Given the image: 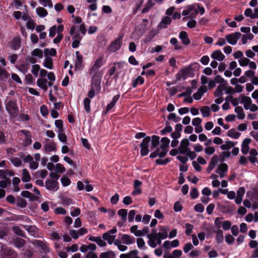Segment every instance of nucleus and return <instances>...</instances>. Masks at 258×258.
Segmentation results:
<instances>
[{
    "label": "nucleus",
    "instance_id": "1",
    "mask_svg": "<svg viewBox=\"0 0 258 258\" xmlns=\"http://www.w3.org/2000/svg\"><path fill=\"white\" fill-rule=\"evenodd\" d=\"M6 109L11 117L16 118L19 113V107L15 100H9L6 104Z\"/></svg>",
    "mask_w": 258,
    "mask_h": 258
},
{
    "label": "nucleus",
    "instance_id": "2",
    "mask_svg": "<svg viewBox=\"0 0 258 258\" xmlns=\"http://www.w3.org/2000/svg\"><path fill=\"white\" fill-rule=\"evenodd\" d=\"M198 63L191 64L186 68L181 69L180 71L183 76V80H185L187 77L193 78L195 76L194 70L195 68L199 67Z\"/></svg>",
    "mask_w": 258,
    "mask_h": 258
},
{
    "label": "nucleus",
    "instance_id": "3",
    "mask_svg": "<svg viewBox=\"0 0 258 258\" xmlns=\"http://www.w3.org/2000/svg\"><path fill=\"white\" fill-rule=\"evenodd\" d=\"M102 76L99 72H96L91 78V87L95 89L97 92L101 90V82Z\"/></svg>",
    "mask_w": 258,
    "mask_h": 258
},
{
    "label": "nucleus",
    "instance_id": "4",
    "mask_svg": "<svg viewBox=\"0 0 258 258\" xmlns=\"http://www.w3.org/2000/svg\"><path fill=\"white\" fill-rule=\"evenodd\" d=\"M151 141V138L149 136H147L143 139L142 142L140 145L141 148L140 153L141 156H145L149 154V144Z\"/></svg>",
    "mask_w": 258,
    "mask_h": 258
},
{
    "label": "nucleus",
    "instance_id": "5",
    "mask_svg": "<svg viewBox=\"0 0 258 258\" xmlns=\"http://www.w3.org/2000/svg\"><path fill=\"white\" fill-rule=\"evenodd\" d=\"M123 36H119L118 37L113 41L109 45L108 50L110 52H115L119 49L122 45Z\"/></svg>",
    "mask_w": 258,
    "mask_h": 258
},
{
    "label": "nucleus",
    "instance_id": "6",
    "mask_svg": "<svg viewBox=\"0 0 258 258\" xmlns=\"http://www.w3.org/2000/svg\"><path fill=\"white\" fill-rule=\"evenodd\" d=\"M59 183L57 181L50 179L45 181V187L51 191H56L59 188Z\"/></svg>",
    "mask_w": 258,
    "mask_h": 258
},
{
    "label": "nucleus",
    "instance_id": "7",
    "mask_svg": "<svg viewBox=\"0 0 258 258\" xmlns=\"http://www.w3.org/2000/svg\"><path fill=\"white\" fill-rule=\"evenodd\" d=\"M241 34L239 32H235L226 36V39L228 42L231 45H235L237 40L241 37Z\"/></svg>",
    "mask_w": 258,
    "mask_h": 258
},
{
    "label": "nucleus",
    "instance_id": "8",
    "mask_svg": "<svg viewBox=\"0 0 258 258\" xmlns=\"http://www.w3.org/2000/svg\"><path fill=\"white\" fill-rule=\"evenodd\" d=\"M76 59L75 61V71H76L77 70H82L83 67L84 65L83 64V55L80 54L79 51H77L76 52Z\"/></svg>",
    "mask_w": 258,
    "mask_h": 258
},
{
    "label": "nucleus",
    "instance_id": "9",
    "mask_svg": "<svg viewBox=\"0 0 258 258\" xmlns=\"http://www.w3.org/2000/svg\"><path fill=\"white\" fill-rule=\"evenodd\" d=\"M105 62L103 61V57L101 56L98 57L95 60V63L93 65L90 70V73L95 72L101 68Z\"/></svg>",
    "mask_w": 258,
    "mask_h": 258
},
{
    "label": "nucleus",
    "instance_id": "10",
    "mask_svg": "<svg viewBox=\"0 0 258 258\" xmlns=\"http://www.w3.org/2000/svg\"><path fill=\"white\" fill-rule=\"evenodd\" d=\"M1 250L3 254L7 258H17V254L14 250L3 246L2 247Z\"/></svg>",
    "mask_w": 258,
    "mask_h": 258
},
{
    "label": "nucleus",
    "instance_id": "11",
    "mask_svg": "<svg viewBox=\"0 0 258 258\" xmlns=\"http://www.w3.org/2000/svg\"><path fill=\"white\" fill-rule=\"evenodd\" d=\"M251 140L249 138L245 139L241 144V151L243 154L246 155L249 149V144L250 143Z\"/></svg>",
    "mask_w": 258,
    "mask_h": 258
},
{
    "label": "nucleus",
    "instance_id": "12",
    "mask_svg": "<svg viewBox=\"0 0 258 258\" xmlns=\"http://www.w3.org/2000/svg\"><path fill=\"white\" fill-rule=\"evenodd\" d=\"M21 46V38L18 37H15L10 45V47L14 50H18Z\"/></svg>",
    "mask_w": 258,
    "mask_h": 258
},
{
    "label": "nucleus",
    "instance_id": "13",
    "mask_svg": "<svg viewBox=\"0 0 258 258\" xmlns=\"http://www.w3.org/2000/svg\"><path fill=\"white\" fill-rule=\"evenodd\" d=\"M179 38L184 45H187L190 43V40L188 37L187 32L184 31H182L179 33Z\"/></svg>",
    "mask_w": 258,
    "mask_h": 258
},
{
    "label": "nucleus",
    "instance_id": "14",
    "mask_svg": "<svg viewBox=\"0 0 258 258\" xmlns=\"http://www.w3.org/2000/svg\"><path fill=\"white\" fill-rule=\"evenodd\" d=\"M211 57L215 60L219 61L223 60L225 58V55L222 53L220 50L214 51L211 55Z\"/></svg>",
    "mask_w": 258,
    "mask_h": 258
},
{
    "label": "nucleus",
    "instance_id": "15",
    "mask_svg": "<svg viewBox=\"0 0 258 258\" xmlns=\"http://www.w3.org/2000/svg\"><path fill=\"white\" fill-rule=\"evenodd\" d=\"M189 142L187 139L185 138L182 140L180 142V146L178 148L179 153L181 154H183L184 152L183 150L187 148L189 146Z\"/></svg>",
    "mask_w": 258,
    "mask_h": 258
},
{
    "label": "nucleus",
    "instance_id": "16",
    "mask_svg": "<svg viewBox=\"0 0 258 258\" xmlns=\"http://www.w3.org/2000/svg\"><path fill=\"white\" fill-rule=\"evenodd\" d=\"M241 103H244V108L246 110H248L249 108V106L251 104L252 100L249 97L245 96L243 95H241Z\"/></svg>",
    "mask_w": 258,
    "mask_h": 258
},
{
    "label": "nucleus",
    "instance_id": "17",
    "mask_svg": "<svg viewBox=\"0 0 258 258\" xmlns=\"http://www.w3.org/2000/svg\"><path fill=\"white\" fill-rule=\"evenodd\" d=\"M218 162V156L215 155L212 158L211 161L207 168V171L208 173H210L216 166Z\"/></svg>",
    "mask_w": 258,
    "mask_h": 258
},
{
    "label": "nucleus",
    "instance_id": "18",
    "mask_svg": "<svg viewBox=\"0 0 258 258\" xmlns=\"http://www.w3.org/2000/svg\"><path fill=\"white\" fill-rule=\"evenodd\" d=\"M171 21L172 20L170 17L165 16L160 22L158 27L160 29L166 28L167 27V25H169L171 23Z\"/></svg>",
    "mask_w": 258,
    "mask_h": 258
},
{
    "label": "nucleus",
    "instance_id": "19",
    "mask_svg": "<svg viewBox=\"0 0 258 258\" xmlns=\"http://www.w3.org/2000/svg\"><path fill=\"white\" fill-rule=\"evenodd\" d=\"M13 243L16 247L21 248L25 245L26 241L23 239L17 237L13 239Z\"/></svg>",
    "mask_w": 258,
    "mask_h": 258
},
{
    "label": "nucleus",
    "instance_id": "20",
    "mask_svg": "<svg viewBox=\"0 0 258 258\" xmlns=\"http://www.w3.org/2000/svg\"><path fill=\"white\" fill-rule=\"evenodd\" d=\"M121 239L123 243L125 244H131L135 242V238L127 234H122Z\"/></svg>",
    "mask_w": 258,
    "mask_h": 258
},
{
    "label": "nucleus",
    "instance_id": "21",
    "mask_svg": "<svg viewBox=\"0 0 258 258\" xmlns=\"http://www.w3.org/2000/svg\"><path fill=\"white\" fill-rule=\"evenodd\" d=\"M159 229L161 232L158 233V236H160L162 239L166 238L168 236V227L166 226H160Z\"/></svg>",
    "mask_w": 258,
    "mask_h": 258
},
{
    "label": "nucleus",
    "instance_id": "22",
    "mask_svg": "<svg viewBox=\"0 0 258 258\" xmlns=\"http://www.w3.org/2000/svg\"><path fill=\"white\" fill-rule=\"evenodd\" d=\"M16 204L17 207L23 209L27 207L28 203L26 200L20 197H18L16 199Z\"/></svg>",
    "mask_w": 258,
    "mask_h": 258
},
{
    "label": "nucleus",
    "instance_id": "23",
    "mask_svg": "<svg viewBox=\"0 0 258 258\" xmlns=\"http://www.w3.org/2000/svg\"><path fill=\"white\" fill-rule=\"evenodd\" d=\"M225 89V84H220L219 85L215 91L214 92V95L215 97H222L223 94V91Z\"/></svg>",
    "mask_w": 258,
    "mask_h": 258
},
{
    "label": "nucleus",
    "instance_id": "24",
    "mask_svg": "<svg viewBox=\"0 0 258 258\" xmlns=\"http://www.w3.org/2000/svg\"><path fill=\"white\" fill-rule=\"evenodd\" d=\"M160 137L158 136L153 135L152 136L151 150L155 149L159 144Z\"/></svg>",
    "mask_w": 258,
    "mask_h": 258
},
{
    "label": "nucleus",
    "instance_id": "25",
    "mask_svg": "<svg viewBox=\"0 0 258 258\" xmlns=\"http://www.w3.org/2000/svg\"><path fill=\"white\" fill-rule=\"evenodd\" d=\"M235 112L237 114V117L239 119H243L245 118V113L241 106H236L234 109Z\"/></svg>",
    "mask_w": 258,
    "mask_h": 258
},
{
    "label": "nucleus",
    "instance_id": "26",
    "mask_svg": "<svg viewBox=\"0 0 258 258\" xmlns=\"http://www.w3.org/2000/svg\"><path fill=\"white\" fill-rule=\"evenodd\" d=\"M227 135L232 138L237 139L240 136V133L237 132L235 129L231 128L227 132Z\"/></svg>",
    "mask_w": 258,
    "mask_h": 258
},
{
    "label": "nucleus",
    "instance_id": "27",
    "mask_svg": "<svg viewBox=\"0 0 258 258\" xmlns=\"http://www.w3.org/2000/svg\"><path fill=\"white\" fill-rule=\"evenodd\" d=\"M22 180L24 182H28L31 179V177L26 169H24L22 172Z\"/></svg>",
    "mask_w": 258,
    "mask_h": 258
},
{
    "label": "nucleus",
    "instance_id": "28",
    "mask_svg": "<svg viewBox=\"0 0 258 258\" xmlns=\"http://www.w3.org/2000/svg\"><path fill=\"white\" fill-rule=\"evenodd\" d=\"M161 144L160 148L161 150L166 149L169 147V144L170 143V140L167 137H163L161 140Z\"/></svg>",
    "mask_w": 258,
    "mask_h": 258
},
{
    "label": "nucleus",
    "instance_id": "29",
    "mask_svg": "<svg viewBox=\"0 0 258 258\" xmlns=\"http://www.w3.org/2000/svg\"><path fill=\"white\" fill-rule=\"evenodd\" d=\"M102 238L105 240H107L109 244H112L114 242L115 236L109 235V233H104L102 235Z\"/></svg>",
    "mask_w": 258,
    "mask_h": 258
},
{
    "label": "nucleus",
    "instance_id": "30",
    "mask_svg": "<svg viewBox=\"0 0 258 258\" xmlns=\"http://www.w3.org/2000/svg\"><path fill=\"white\" fill-rule=\"evenodd\" d=\"M216 233V240L217 243H221L223 241V232L221 229H217V231H214Z\"/></svg>",
    "mask_w": 258,
    "mask_h": 258
},
{
    "label": "nucleus",
    "instance_id": "31",
    "mask_svg": "<svg viewBox=\"0 0 258 258\" xmlns=\"http://www.w3.org/2000/svg\"><path fill=\"white\" fill-rule=\"evenodd\" d=\"M44 54L45 57H48V55L51 56H55L57 54L56 50L55 48H52L50 49L48 48H45L44 50Z\"/></svg>",
    "mask_w": 258,
    "mask_h": 258
},
{
    "label": "nucleus",
    "instance_id": "32",
    "mask_svg": "<svg viewBox=\"0 0 258 258\" xmlns=\"http://www.w3.org/2000/svg\"><path fill=\"white\" fill-rule=\"evenodd\" d=\"M169 122L166 121L165 122V127L160 131V134L162 135H165L167 133H171L172 131V127L169 125Z\"/></svg>",
    "mask_w": 258,
    "mask_h": 258
},
{
    "label": "nucleus",
    "instance_id": "33",
    "mask_svg": "<svg viewBox=\"0 0 258 258\" xmlns=\"http://www.w3.org/2000/svg\"><path fill=\"white\" fill-rule=\"evenodd\" d=\"M43 64L44 67L48 69H52L53 68V62L52 58L50 57H46Z\"/></svg>",
    "mask_w": 258,
    "mask_h": 258
},
{
    "label": "nucleus",
    "instance_id": "34",
    "mask_svg": "<svg viewBox=\"0 0 258 258\" xmlns=\"http://www.w3.org/2000/svg\"><path fill=\"white\" fill-rule=\"evenodd\" d=\"M21 133L25 135V142L27 145H30L32 143L31 136L29 135L30 132L27 130H21Z\"/></svg>",
    "mask_w": 258,
    "mask_h": 258
},
{
    "label": "nucleus",
    "instance_id": "35",
    "mask_svg": "<svg viewBox=\"0 0 258 258\" xmlns=\"http://www.w3.org/2000/svg\"><path fill=\"white\" fill-rule=\"evenodd\" d=\"M119 97V94H117L113 97L111 102L110 103L108 104L107 105V110H111L115 106L116 103L118 100Z\"/></svg>",
    "mask_w": 258,
    "mask_h": 258
},
{
    "label": "nucleus",
    "instance_id": "36",
    "mask_svg": "<svg viewBox=\"0 0 258 258\" xmlns=\"http://www.w3.org/2000/svg\"><path fill=\"white\" fill-rule=\"evenodd\" d=\"M36 13L38 15L41 17L44 18L48 15V12L46 9L42 7H38L36 9Z\"/></svg>",
    "mask_w": 258,
    "mask_h": 258
},
{
    "label": "nucleus",
    "instance_id": "37",
    "mask_svg": "<svg viewBox=\"0 0 258 258\" xmlns=\"http://www.w3.org/2000/svg\"><path fill=\"white\" fill-rule=\"evenodd\" d=\"M200 110L204 117H208L211 115L210 108L208 106L201 107Z\"/></svg>",
    "mask_w": 258,
    "mask_h": 258
},
{
    "label": "nucleus",
    "instance_id": "38",
    "mask_svg": "<svg viewBox=\"0 0 258 258\" xmlns=\"http://www.w3.org/2000/svg\"><path fill=\"white\" fill-rule=\"evenodd\" d=\"M144 82H145V80H144V79L143 77H142L141 76H138L133 81V84H132V86H133V88H135L137 87V86L139 84H140V85L143 84Z\"/></svg>",
    "mask_w": 258,
    "mask_h": 258
},
{
    "label": "nucleus",
    "instance_id": "39",
    "mask_svg": "<svg viewBox=\"0 0 258 258\" xmlns=\"http://www.w3.org/2000/svg\"><path fill=\"white\" fill-rule=\"evenodd\" d=\"M228 165L224 163H221L218 167V168L216 170V172L217 173H219V172L224 173L228 171Z\"/></svg>",
    "mask_w": 258,
    "mask_h": 258
},
{
    "label": "nucleus",
    "instance_id": "40",
    "mask_svg": "<svg viewBox=\"0 0 258 258\" xmlns=\"http://www.w3.org/2000/svg\"><path fill=\"white\" fill-rule=\"evenodd\" d=\"M235 143L232 141H227L225 144H223L220 146V148L223 150H229L232 147H234Z\"/></svg>",
    "mask_w": 258,
    "mask_h": 258
},
{
    "label": "nucleus",
    "instance_id": "41",
    "mask_svg": "<svg viewBox=\"0 0 258 258\" xmlns=\"http://www.w3.org/2000/svg\"><path fill=\"white\" fill-rule=\"evenodd\" d=\"M13 231L15 233L23 237H25V233L22 230L19 226H15L13 227Z\"/></svg>",
    "mask_w": 258,
    "mask_h": 258
},
{
    "label": "nucleus",
    "instance_id": "42",
    "mask_svg": "<svg viewBox=\"0 0 258 258\" xmlns=\"http://www.w3.org/2000/svg\"><path fill=\"white\" fill-rule=\"evenodd\" d=\"M31 55L33 56H37L39 58L43 57V51L39 48H35L31 52Z\"/></svg>",
    "mask_w": 258,
    "mask_h": 258
},
{
    "label": "nucleus",
    "instance_id": "43",
    "mask_svg": "<svg viewBox=\"0 0 258 258\" xmlns=\"http://www.w3.org/2000/svg\"><path fill=\"white\" fill-rule=\"evenodd\" d=\"M90 103L91 100L89 98L86 97L84 99V108L87 112H89L91 110Z\"/></svg>",
    "mask_w": 258,
    "mask_h": 258
},
{
    "label": "nucleus",
    "instance_id": "44",
    "mask_svg": "<svg viewBox=\"0 0 258 258\" xmlns=\"http://www.w3.org/2000/svg\"><path fill=\"white\" fill-rule=\"evenodd\" d=\"M115 254L113 251H108L104 252H102L99 255V258H110L112 256H114Z\"/></svg>",
    "mask_w": 258,
    "mask_h": 258
},
{
    "label": "nucleus",
    "instance_id": "45",
    "mask_svg": "<svg viewBox=\"0 0 258 258\" xmlns=\"http://www.w3.org/2000/svg\"><path fill=\"white\" fill-rule=\"evenodd\" d=\"M118 215L121 217V219L123 221L126 220L127 211L124 209H121L118 211Z\"/></svg>",
    "mask_w": 258,
    "mask_h": 258
},
{
    "label": "nucleus",
    "instance_id": "46",
    "mask_svg": "<svg viewBox=\"0 0 258 258\" xmlns=\"http://www.w3.org/2000/svg\"><path fill=\"white\" fill-rule=\"evenodd\" d=\"M60 181L63 186H67L69 185L71 183L70 178H69L66 175H63L61 177V178L60 179Z\"/></svg>",
    "mask_w": 258,
    "mask_h": 258
},
{
    "label": "nucleus",
    "instance_id": "47",
    "mask_svg": "<svg viewBox=\"0 0 258 258\" xmlns=\"http://www.w3.org/2000/svg\"><path fill=\"white\" fill-rule=\"evenodd\" d=\"M185 226L186 227L185 233L186 234V235L189 236L191 234V233L192 232L194 226L190 223H186Z\"/></svg>",
    "mask_w": 258,
    "mask_h": 258
},
{
    "label": "nucleus",
    "instance_id": "48",
    "mask_svg": "<svg viewBox=\"0 0 258 258\" xmlns=\"http://www.w3.org/2000/svg\"><path fill=\"white\" fill-rule=\"evenodd\" d=\"M55 125L58 128L59 132H63V121L60 119L56 120L55 121Z\"/></svg>",
    "mask_w": 258,
    "mask_h": 258
},
{
    "label": "nucleus",
    "instance_id": "49",
    "mask_svg": "<svg viewBox=\"0 0 258 258\" xmlns=\"http://www.w3.org/2000/svg\"><path fill=\"white\" fill-rule=\"evenodd\" d=\"M23 258H31L33 255V252L29 249L24 250Z\"/></svg>",
    "mask_w": 258,
    "mask_h": 258
},
{
    "label": "nucleus",
    "instance_id": "50",
    "mask_svg": "<svg viewBox=\"0 0 258 258\" xmlns=\"http://www.w3.org/2000/svg\"><path fill=\"white\" fill-rule=\"evenodd\" d=\"M45 149L46 152L55 151L56 150L55 144L53 143L47 144L45 146Z\"/></svg>",
    "mask_w": 258,
    "mask_h": 258
},
{
    "label": "nucleus",
    "instance_id": "51",
    "mask_svg": "<svg viewBox=\"0 0 258 258\" xmlns=\"http://www.w3.org/2000/svg\"><path fill=\"white\" fill-rule=\"evenodd\" d=\"M197 6L198 9H195V14H197L199 13L201 15H204L205 12V8L203 6H202L200 4H197Z\"/></svg>",
    "mask_w": 258,
    "mask_h": 258
},
{
    "label": "nucleus",
    "instance_id": "52",
    "mask_svg": "<svg viewBox=\"0 0 258 258\" xmlns=\"http://www.w3.org/2000/svg\"><path fill=\"white\" fill-rule=\"evenodd\" d=\"M199 195V192L198 189L196 187L192 188L190 192L191 198L192 199H195L198 197Z\"/></svg>",
    "mask_w": 258,
    "mask_h": 258
},
{
    "label": "nucleus",
    "instance_id": "53",
    "mask_svg": "<svg viewBox=\"0 0 258 258\" xmlns=\"http://www.w3.org/2000/svg\"><path fill=\"white\" fill-rule=\"evenodd\" d=\"M40 70V67L39 64H34L32 66L31 72L35 77H37L38 72Z\"/></svg>",
    "mask_w": 258,
    "mask_h": 258
},
{
    "label": "nucleus",
    "instance_id": "54",
    "mask_svg": "<svg viewBox=\"0 0 258 258\" xmlns=\"http://www.w3.org/2000/svg\"><path fill=\"white\" fill-rule=\"evenodd\" d=\"M222 228L224 230H228L230 229L231 226V222L230 221L226 220L222 222Z\"/></svg>",
    "mask_w": 258,
    "mask_h": 258
},
{
    "label": "nucleus",
    "instance_id": "55",
    "mask_svg": "<svg viewBox=\"0 0 258 258\" xmlns=\"http://www.w3.org/2000/svg\"><path fill=\"white\" fill-rule=\"evenodd\" d=\"M182 208H183L182 206L180 204V202L177 201L174 203V206H173V209L175 212H180L182 210Z\"/></svg>",
    "mask_w": 258,
    "mask_h": 258
},
{
    "label": "nucleus",
    "instance_id": "56",
    "mask_svg": "<svg viewBox=\"0 0 258 258\" xmlns=\"http://www.w3.org/2000/svg\"><path fill=\"white\" fill-rule=\"evenodd\" d=\"M11 162L16 167H19L22 165V161L18 157L12 159Z\"/></svg>",
    "mask_w": 258,
    "mask_h": 258
},
{
    "label": "nucleus",
    "instance_id": "57",
    "mask_svg": "<svg viewBox=\"0 0 258 258\" xmlns=\"http://www.w3.org/2000/svg\"><path fill=\"white\" fill-rule=\"evenodd\" d=\"M137 242L138 246L139 248H143V249H146V247H145V241L142 238H138L137 239Z\"/></svg>",
    "mask_w": 258,
    "mask_h": 258
},
{
    "label": "nucleus",
    "instance_id": "58",
    "mask_svg": "<svg viewBox=\"0 0 258 258\" xmlns=\"http://www.w3.org/2000/svg\"><path fill=\"white\" fill-rule=\"evenodd\" d=\"M194 210L197 212L202 213L204 211V206L202 204H197L194 207Z\"/></svg>",
    "mask_w": 258,
    "mask_h": 258
},
{
    "label": "nucleus",
    "instance_id": "59",
    "mask_svg": "<svg viewBox=\"0 0 258 258\" xmlns=\"http://www.w3.org/2000/svg\"><path fill=\"white\" fill-rule=\"evenodd\" d=\"M250 60L246 57H243L239 60V63L240 66L245 67L248 64Z\"/></svg>",
    "mask_w": 258,
    "mask_h": 258
},
{
    "label": "nucleus",
    "instance_id": "60",
    "mask_svg": "<svg viewBox=\"0 0 258 258\" xmlns=\"http://www.w3.org/2000/svg\"><path fill=\"white\" fill-rule=\"evenodd\" d=\"M58 138L59 140L63 143H66L67 141V137L65 134L62 133V132H59L58 135Z\"/></svg>",
    "mask_w": 258,
    "mask_h": 258
},
{
    "label": "nucleus",
    "instance_id": "61",
    "mask_svg": "<svg viewBox=\"0 0 258 258\" xmlns=\"http://www.w3.org/2000/svg\"><path fill=\"white\" fill-rule=\"evenodd\" d=\"M214 80L217 83L225 84L227 83V81L225 80L221 76L217 75L214 78Z\"/></svg>",
    "mask_w": 258,
    "mask_h": 258
},
{
    "label": "nucleus",
    "instance_id": "62",
    "mask_svg": "<svg viewBox=\"0 0 258 258\" xmlns=\"http://www.w3.org/2000/svg\"><path fill=\"white\" fill-rule=\"evenodd\" d=\"M62 204L64 206H69L72 203V200L67 197H63L61 199Z\"/></svg>",
    "mask_w": 258,
    "mask_h": 258
},
{
    "label": "nucleus",
    "instance_id": "63",
    "mask_svg": "<svg viewBox=\"0 0 258 258\" xmlns=\"http://www.w3.org/2000/svg\"><path fill=\"white\" fill-rule=\"evenodd\" d=\"M47 80L45 78L38 79L37 81V86L41 88L45 84H47Z\"/></svg>",
    "mask_w": 258,
    "mask_h": 258
},
{
    "label": "nucleus",
    "instance_id": "64",
    "mask_svg": "<svg viewBox=\"0 0 258 258\" xmlns=\"http://www.w3.org/2000/svg\"><path fill=\"white\" fill-rule=\"evenodd\" d=\"M56 170L58 173H63L66 171L64 167L60 163L56 164Z\"/></svg>",
    "mask_w": 258,
    "mask_h": 258
}]
</instances>
